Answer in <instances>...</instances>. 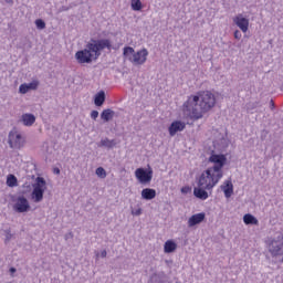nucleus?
Segmentation results:
<instances>
[{"label": "nucleus", "instance_id": "obj_31", "mask_svg": "<svg viewBox=\"0 0 283 283\" xmlns=\"http://www.w3.org/2000/svg\"><path fill=\"white\" fill-rule=\"evenodd\" d=\"M101 258H107V251L106 250H103L101 252Z\"/></svg>", "mask_w": 283, "mask_h": 283}, {"label": "nucleus", "instance_id": "obj_22", "mask_svg": "<svg viewBox=\"0 0 283 283\" xmlns=\"http://www.w3.org/2000/svg\"><path fill=\"white\" fill-rule=\"evenodd\" d=\"M130 8L135 12H139V10H143V2L140 0H132Z\"/></svg>", "mask_w": 283, "mask_h": 283}, {"label": "nucleus", "instance_id": "obj_29", "mask_svg": "<svg viewBox=\"0 0 283 283\" xmlns=\"http://www.w3.org/2000/svg\"><path fill=\"white\" fill-rule=\"evenodd\" d=\"M234 39H237L238 41H240V39H242V33H240V31H234Z\"/></svg>", "mask_w": 283, "mask_h": 283}, {"label": "nucleus", "instance_id": "obj_12", "mask_svg": "<svg viewBox=\"0 0 283 283\" xmlns=\"http://www.w3.org/2000/svg\"><path fill=\"white\" fill-rule=\"evenodd\" d=\"M221 189L226 196V198H231L233 196V182L228 179L221 185Z\"/></svg>", "mask_w": 283, "mask_h": 283}, {"label": "nucleus", "instance_id": "obj_30", "mask_svg": "<svg viewBox=\"0 0 283 283\" xmlns=\"http://www.w3.org/2000/svg\"><path fill=\"white\" fill-rule=\"evenodd\" d=\"M53 174H55L56 176H59V174H61V169L59 168H53Z\"/></svg>", "mask_w": 283, "mask_h": 283}, {"label": "nucleus", "instance_id": "obj_1", "mask_svg": "<svg viewBox=\"0 0 283 283\" xmlns=\"http://www.w3.org/2000/svg\"><path fill=\"white\" fill-rule=\"evenodd\" d=\"M213 107H216V95L210 91H199L196 95L188 97L182 105V111L189 118L199 120Z\"/></svg>", "mask_w": 283, "mask_h": 283}, {"label": "nucleus", "instance_id": "obj_21", "mask_svg": "<svg viewBox=\"0 0 283 283\" xmlns=\"http://www.w3.org/2000/svg\"><path fill=\"white\" fill-rule=\"evenodd\" d=\"M105 103V92L101 91L96 96H95V105L97 107H101Z\"/></svg>", "mask_w": 283, "mask_h": 283}, {"label": "nucleus", "instance_id": "obj_7", "mask_svg": "<svg viewBox=\"0 0 283 283\" xmlns=\"http://www.w3.org/2000/svg\"><path fill=\"white\" fill-rule=\"evenodd\" d=\"M25 143V139L21 135V133L17 132V128H13L9 133V145L12 149H21Z\"/></svg>", "mask_w": 283, "mask_h": 283}, {"label": "nucleus", "instance_id": "obj_2", "mask_svg": "<svg viewBox=\"0 0 283 283\" xmlns=\"http://www.w3.org/2000/svg\"><path fill=\"white\" fill-rule=\"evenodd\" d=\"M209 163H212L214 166L206 169L199 177L198 182V186L202 189H207V191H211V189L222 180V177L224 176L222 167L227 165V156L212 154L209 157Z\"/></svg>", "mask_w": 283, "mask_h": 283}, {"label": "nucleus", "instance_id": "obj_20", "mask_svg": "<svg viewBox=\"0 0 283 283\" xmlns=\"http://www.w3.org/2000/svg\"><path fill=\"white\" fill-rule=\"evenodd\" d=\"M114 116V112H112V109L107 108L104 109L101 114V118L102 120H105L106 123L112 120V117Z\"/></svg>", "mask_w": 283, "mask_h": 283}, {"label": "nucleus", "instance_id": "obj_14", "mask_svg": "<svg viewBox=\"0 0 283 283\" xmlns=\"http://www.w3.org/2000/svg\"><path fill=\"white\" fill-rule=\"evenodd\" d=\"M36 87H39V82L33 81L29 84H21L19 87V92L20 94H28L30 90H36Z\"/></svg>", "mask_w": 283, "mask_h": 283}, {"label": "nucleus", "instance_id": "obj_11", "mask_svg": "<svg viewBox=\"0 0 283 283\" xmlns=\"http://www.w3.org/2000/svg\"><path fill=\"white\" fill-rule=\"evenodd\" d=\"M185 127H187V124L185 122L175 120L168 127L169 135L175 136L176 134H178V132H184Z\"/></svg>", "mask_w": 283, "mask_h": 283}, {"label": "nucleus", "instance_id": "obj_16", "mask_svg": "<svg viewBox=\"0 0 283 283\" xmlns=\"http://www.w3.org/2000/svg\"><path fill=\"white\" fill-rule=\"evenodd\" d=\"M22 123L25 125V127H32L34 123H36V117L32 114H23L22 115Z\"/></svg>", "mask_w": 283, "mask_h": 283}, {"label": "nucleus", "instance_id": "obj_3", "mask_svg": "<svg viewBox=\"0 0 283 283\" xmlns=\"http://www.w3.org/2000/svg\"><path fill=\"white\" fill-rule=\"evenodd\" d=\"M105 49L112 50V42L109 40H91L86 44L85 49L80 50L75 53V59L81 65L85 63H92L93 61L98 60V56H101V52H103V50Z\"/></svg>", "mask_w": 283, "mask_h": 283}, {"label": "nucleus", "instance_id": "obj_18", "mask_svg": "<svg viewBox=\"0 0 283 283\" xmlns=\"http://www.w3.org/2000/svg\"><path fill=\"white\" fill-rule=\"evenodd\" d=\"M178 249V244L174 242L172 240H168L164 244V251L165 253H174Z\"/></svg>", "mask_w": 283, "mask_h": 283}, {"label": "nucleus", "instance_id": "obj_33", "mask_svg": "<svg viewBox=\"0 0 283 283\" xmlns=\"http://www.w3.org/2000/svg\"><path fill=\"white\" fill-rule=\"evenodd\" d=\"M10 273H17V269H14V268H10Z\"/></svg>", "mask_w": 283, "mask_h": 283}, {"label": "nucleus", "instance_id": "obj_24", "mask_svg": "<svg viewBox=\"0 0 283 283\" xmlns=\"http://www.w3.org/2000/svg\"><path fill=\"white\" fill-rule=\"evenodd\" d=\"M101 145H102V147H108L109 149H112V147H114L116 145V142L105 138V139L101 140Z\"/></svg>", "mask_w": 283, "mask_h": 283}, {"label": "nucleus", "instance_id": "obj_32", "mask_svg": "<svg viewBox=\"0 0 283 283\" xmlns=\"http://www.w3.org/2000/svg\"><path fill=\"white\" fill-rule=\"evenodd\" d=\"M270 104H271L272 109H274L275 103L273 102V99H271Z\"/></svg>", "mask_w": 283, "mask_h": 283}, {"label": "nucleus", "instance_id": "obj_4", "mask_svg": "<svg viewBox=\"0 0 283 283\" xmlns=\"http://www.w3.org/2000/svg\"><path fill=\"white\" fill-rule=\"evenodd\" d=\"M149 55V52L147 49H143L139 51H135L132 46H125L123 50V56L133 65H143L147 61V56Z\"/></svg>", "mask_w": 283, "mask_h": 283}, {"label": "nucleus", "instance_id": "obj_27", "mask_svg": "<svg viewBox=\"0 0 283 283\" xmlns=\"http://www.w3.org/2000/svg\"><path fill=\"white\" fill-rule=\"evenodd\" d=\"M143 213L142 208L133 209L132 210V216H140Z\"/></svg>", "mask_w": 283, "mask_h": 283}, {"label": "nucleus", "instance_id": "obj_26", "mask_svg": "<svg viewBox=\"0 0 283 283\" xmlns=\"http://www.w3.org/2000/svg\"><path fill=\"white\" fill-rule=\"evenodd\" d=\"M35 25L39 30H45V22L42 19L35 20Z\"/></svg>", "mask_w": 283, "mask_h": 283}, {"label": "nucleus", "instance_id": "obj_9", "mask_svg": "<svg viewBox=\"0 0 283 283\" xmlns=\"http://www.w3.org/2000/svg\"><path fill=\"white\" fill-rule=\"evenodd\" d=\"M13 210L17 213H28L30 210V201H28V199L23 196L18 197L15 199V203L13 205Z\"/></svg>", "mask_w": 283, "mask_h": 283}, {"label": "nucleus", "instance_id": "obj_23", "mask_svg": "<svg viewBox=\"0 0 283 283\" xmlns=\"http://www.w3.org/2000/svg\"><path fill=\"white\" fill-rule=\"evenodd\" d=\"M19 181L14 175H8L7 177V186L8 187H17Z\"/></svg>", "mask_w": 283, "mask_h": 283}, {"label": "nucleus", "instance_id": "obj_15", "mask_svg": "<svg viewBox=\"0 0 283 283\" xmlns=\"http://www.w3.org/2000/svg\"><path fill=\"white\" fill-rule=\"evenodd\" d=\"M193 196L199 200H207V198H209V192H207L205 188L199 187L193 189Z\"/></svg>", "mask_w": 283, "mask_h": 283}, {"label": "nucleus", "instance_id": "obj_10", "mask_svg": "<svg viewBox=\"0 0 283 283\" xmlns=\"http://www.w3.org/2000/svg\"><path fill=\"white\" fill-rule=\"evenodd\" d=\"M233 23L241 30V32H249V19L244 18L242 14H238L233 18Z\"/></svg>", "mask_w": 283, "mask_h": 283}, {"label": "nucleus", "instance_id": "obj_19", "mask_svg": "<svg viewBox=\"0 0 283 283\" xmlns=\"http://www.w3.org/2000/svg\"><path fill=\"white\" fill-rule=\"evenodd\" d=\"M243 222L244 224H255V226L260 224V221H258V218H255L251 213H247L243 216Z\"/></svg>", "mask_w": 283, "mask_h": 283}, {"label": "nucleus", "instance_id": "obj_25", "mask_svg": "<svg viewBox=\"0 0 283 283\" xmlns=\"http://www.w3.org/2000/svg\"><path fill=\"white\" fill-rule=\"evenodd\" d=\"M96 176H98V178H107V172L105 171V168L103 167H98L95 170Z\"/></svg>", "mask_w": 283, "mask_h": 283}, {"label": "nucleus", "instance_id": "obj_8", "mask_svg": "<svg viewBox=\"0 0 283 283\" xmlns=\"http://www.w3.org/2000/svg\"><path fill=\"white\" fill-rule=\"evenodd\" d=\"M135 178H137L140 185H149L151 182V178H154V170H145V168H137L135 170Z\"/></svg>", "mask_w": 283, "mask_h": 283}, {"label": "nucleus", "instance_id": "obj_5", "mask_svg": "<svg viewBox=\"0 0 283 283\" xmlns=\"http://www.w3.org/2000/svg\"><path fill=\"white\" fill-rule=\"evenodd\" d=\"M48 189V182L43 177H38L35 184H33V191L31 198L34 202H41L43 200V193Z\"/></svg>", "mask_w": 283, "mask_h": 283}, {"label": "nucleus", "instance_id": "obj_13", "mask_svg": "<svg viewBox=\"0 0 283 283\" xmlns=\"http://www.w3.org/2000/svg\"><path fill=\"white\" fill-rule=\"evenodd\" d=\"M203 221H205L203 212L192 214L188 220V227H196V224H200V222H203Z\"/></svg>", "mask_w": 283, "mask_h": 283}, {"label": "nucleus", "instance_id": "obj_6", "mask_svg": "<svg viewBox=\"0 0 283 283\" xmlns=\"http://www.w3.org/2000/svg\"><path fill=\"white\" fill-rule=\"evenodd\" d=\"M268 249L272 258H282L281 262H283V235H279L276 239L270 240Z\"/></svg>", "mask_w": 283, "mask_h": 283}, {"label": "nucleus", "instance_id": "obj_17", "mask_svg": "<svg viewBox=\"0 0 283 283\" xmlns=\"http://www.w3.org/2000/svg\"><path fill=\"white\" fill-rule=\"evenodd\" d=\"M142 198L144 200H154L156 198V190L151 188H145L142 190Z\"/></svg>", "mask_w": 283, "mask_h": 283}, {"label": "nucleus", "instance_id": "obj_34", "mask_svg": "<svg viewBox=\"0 0 283 283\" xmlns=\"http://www.w3.org/2000/svg\"><path fill=\"white\" fill-rule=\"evenodd\" d=\"M182 193H187V188H181Z\"/></svg>", "mask_w": 283, "mask_h": 283}, {"label": "nucleus", "instance_id": "obj_28", "mask_svg": "<svg viewBox=\"0 0 283 283\" xmlns=\"http://www.w3.org/2000/svg\"><path fill=\"white\" fill-rule=\"evenodd\" d=\"M91 118H92L93 120H96V118H98V111H92V113H91Z\"/></svg>", "mask_w": 283, "mask_h": 283}]
</instances>
